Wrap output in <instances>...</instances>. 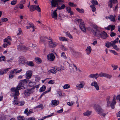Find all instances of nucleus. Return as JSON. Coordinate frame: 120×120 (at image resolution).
<instances>
[{
    "label": "nucleus",
    "instance_id": "1",
    "mask_svg": "<svg viewBox=\"0 0 120 120\" xmlns=\"http://www.w3.org/2000/svg\"><path fill=\"white\" fill-rule=\"evenodd\" d=\"M29 80L28 79H25L20 81V82L16 88H12L11 89V90L12 92L13 95L15 96H18L19 93L18 91L21 89H24L25 86Z\"/></svg>",
    "mask_w": 120,
    "mask_h": 120
},
{
    "label": "nucleus",
    "instance_id": "2",
    "mask_svg": "<svg viewBox=\"0 0 120 120\" xmlns=\"http://www.w3.org/2000/svg\"><path fill=\"white\" fill-rule=\"evenodd\" d=\"M100 28L96 25H94L93 26V29L92 31V32L96 37L100 36L103 39L106 38L107 37V33L105 32H103L100 34Z\"/></svg>",
    "mask_w": 120,
    "mask_h": 120
},
{
    "label": "nucleus",
    "instance_id": "3",
    "mask_svg": "<svg viewBox=\"0 0 120 120\" xmlns=\"http://www.w3.org/2000/svg\"><path fill=\"white\" fill-rule=\"evenodd\" d=\"M64 0H52L51 2V7H55L56 5L57 6V9L59 10H61L64 9L65 7V6L64 4H62L61 7L59 6L58 5H60L61 4L59 2L64 3Z\"/></svg>",
    "mask_w": 120,
    "mask_h": 120
},
{
    "label": "nucleus",
    "instance_id": "4",
    "mask_svg": "<svg viewBox=\"0 0 120 120\" xmlns=\"http://www.w3.org/2000/svg\"><path fill=\"white\" fill-rule=\"evenodd\" d=\"M12 96L14 97V101H13V103L14 105H18L19 106H22L24 105L25 104V102L24 101H18V99L17 96L13 95V94L12 93Z\"/></svg>",
    "mask_w": 120,
    "mask_h": 120
},
{
    "label": "nucleus",
    "instance_id": "5",
    "mask_svg": "<svg viewBox=\"0 0 120 120\" xmlns=\"http://www.w3.org/2000/svg\"><path fill=\"white\" fill-rule=\"evenodd\" d=\"M76 20L78 23H80L79 27L81 30L83 32H86V29L85 26V24L83 21L82 19H76Z\"/></svg>",
    "mask_w": 120,
    "mask_h": 120
},
{
    "label": "nucleus",
    "instance_id": "6",
    "mask_svg": "<svg viewBox=\"0 0 120 120\" xmlns=\"http://www.w3.org/2000/svg\"><path fill=\"white\" fill-rule=\"evenodd\" d=\"M55 57L54 54L52 53H49L47 56V59L49 61H53L54 60Z\"/></svg>",
    "mask_w": 120,
    "mask_h": 120
},
{
    "label": "nucleus",
    "instance_id": "7",
    "mask_svg": "<svg viewBox=\"0 0 120 120\" xmlns=\"http://www.w3.org/2000/svg\"><path fill=\"white\" fill-rule=\"evenodd\" d=\"M48 44L49 47L53 48L56 47L58 45V43L53 41H49Z\"/></svg>",
    "mask_w": 120,
    "mask_h": 120
},
{
    "label": "nucleus",
    "instance_id": "8",
    "mask_svg": "<svg viewBox=\"0 0 120 120\" xmlns=\"http://www.w3.org/2000/svg\"><path fill=\"white\" fill-rule=\"evenodd\" d=\"M34 91L32 89H27L24 91V93L25 96H29L31 93L33 92Z\"/></svg>",
    "mask_w": 120,
    "mask_h": 120
},
{
    "label": "nucleus",
    "instance_id": "9",
    "mask_svg": "<svg viewBox=\"0 0 120 120\" xmlns=\"http://www.w3.org/2000/svg\"><path fill=\"white\" fill-rule=\"evenodd\" d=\"M85 84V82L83 81H82L80 82V84L76 85V86L77 89L80 90L82 88L84 87Z\"/></svg>",
    "mask_w": 120,
    "mask_h": 120
},
{
    "label": "nucleus",
    "instance_id": "10",
    "mask_svg": "<svg viewBox=\"0 0 120 120\" xmlns=\"http://www.w3.org/2000/svg\"><path fill=\"white\" fill-rule=\"evenodd\" d=\"M91 85L92 86H94L97 90H98L99 89V87L96 81H93L92 82L91 84Z\"/></svg>",
    "mask_w": 120,
    "mask_h": 120
},
{
    "label": "nucleus",
    "instance_id": "11",
    "mask_svg": "<svg viewBox=\"0 0 120 120\" xmlns=\"http://www.w3.org/2000/svg\"><path fill=\"white\" fill-rule=\"evenodd\" d=\"M32 73L31 71H27L26 73V75L27 79H29L31 78L32 76Z\"/></svg>",
    "mask_w": 120,
    "mask_h": 120
},
{
    "label": "nucleus",
    "instance_id": "12",
    "mask_svg": "<svg viewBox=\"0 0 120 120\" xmlns=\"http://www.w3.org/2000/svg\"><path fill=\"white\" fill-rule=\"evenodd\" d=\"M91 50L92 49L91 47L89 46H87L86 49V54L87 55H89L90 53Z\"/></svg>",
    "mask_w": 120,
    "mask_h": 120
},
{
    "label": "nucleus",
    "instance_id": "13",
    "mask_svg": "<svg viewBox=\"0 0 120 120\" xmlns=\"http://www.w3.org/2000/svg\"><path fill=\"white\" fill-rule=\"evenodd\" d=\"M59 103L58 101H57L56 100H53L51 101V104L53 106H55L58 105Z\"/></svg>",
    "mask_w": 120,
    "mask_h": 120
},
{
    "label": "nucleus",
    "instance_id": "14",
    "mask_svg": "<svg viewBox=\"0 0 120 120\" xmlns=\"http://www.w3.org/2000/svg\"><path fill=\"white\" fill-rule=\"evenodd\" d=\"M90 78H94L97 79L98 77V74L96 73L95 74H92L88 76Z\"/></svg>",
    "mask_w": 120,
    "mask_h": 120
},
{
    "label": "nucleus",
    "instance_id": "15",
    "mask_svg": "<svg viewBox=\"0 0 120 120\" xmlns=\"http://www.w3.org/2000/svg\"><path fill=\"white\" fill-rule=\"evenodd\" d=\"M15 70H13L10 71V74L9 76V78L11 79L15 75L14 71Z\"/></svg>",
    "mask_w": 120,
    "mask_h": 120
},
{
    "label": "nucleus",
    "instance_id": "16",
    "mask_svg": "<svg viewBox=\"0 0 120 120\" xmlns=\"http://www.w3.org/2000/svg\"><path fill=\"white\" fill-rule=\"evenodd\" d=\"M91 111L87 110L84 112L82 115L84 116H89L91 114Z\"/></svg>",
    "mask_w": 120,
    "mask_h": 120
},
{
    "label": "nucleus",
    "instance_id": "17",
    "mask_svg": "<svg viewBox=\"0 0 120 120\" xmlns=\"http://www.w3.org/2000/svg\"><path fill=\"white\" fill-rule=\"evenodd\" d=\"M116 15H110V21L113 22H115L116 21Z\"/></svg>",
    "mask_w": 120,
    "mask_h": 120
},
{
    "label": "nucleus",
    "instance_id": "18",
    "mask_svg": "<svg viewBox=\"0 0 120 120\" xmlns=\"http://www.w3.org/2000/svg\"><path fill=\"white\" fill-rule=\"evenodd\" d=\"M95 110L98 112V113L99 114L102 111V110L101 108V107L98 105H96V107L95 108Z\"/></svg>",
    "mask_w": 120,
    "mask_h": 120
},
{
    "label": "nucleus",
    "instance_id": "19",
    "mask_svg": "<svg viewBox=\"0 0 120 120\" xmlns=\"http://www.w3.org/2000/svg\"><path fill=\"white\" fill-rule=\"evenodd\" d=\"M116 1L117 0H110V3L108 4V6L110 7V8H111L112 7V4L116 3Z\"/></svg>",
    "mask_w": 120,
    "mask_h": 120
},
{
    "label": "nucleus",
    "instance_id": "20",
    "mask_svg": "<svg viewBox=\"0 0 120 120\" xmlns=\"http://www.w3.org/2000/svg\"><path fill=\"white\" fill-rule=\"evenodd\" d=\"M51 15L52 18H54L55 19H57V14L56 12L53 11L52 12Z\"/></svg>",
    "mask_w": 120,
    "mask_h": 120
},
{
    "label": "nucleus",
    "instance_id": "21",
    "mask_svg": "<svg viewBox=\"0 0 120 120\" xmlns=\"http://www.w3.org/2000/svg\"><path fill=\"white\" fill-rule=\"evenodd\" d=\"M116 101L112 100L111 103H110V105L112 109H114V106L116 104ZM111 103V102L110 103Z\"/></svg>",
    "mask_w": 120,
    "mask_h": 120
},
{
    "label": "nucleus",
    "instance_id": "22",
    "mask_svg": "<svg viewBox=\"0 0 120 120\" xmlns=\"http://www.w3.org/2000/svg\"><path fill=\"white\" fill-rule=\"evenodd\" d=\"M59 39L60 41H68V39L67 38L62 37H59Z\"/></svg>",
    "mask_w": 120,
    "mask_h": 120
},
{
    "label": "nucleus",
    "instance_id": "23",
    "mask_svg": "<svg viewBox=\"0 0 120 120\" xmlns=\"http://www.w3.org/2000/svg\"><path fill=\"white\" fill-rule=\"evenodd\" d=\"M46 37H41L40 38V43H44L45 41Z\"/></svg>",
    "mask_w": 120,
    "mask_h": 120
},
{
    "label": "nucleus",
    "instance_id": "24",
    "mask_svg": "<svg viewBox=\"0 0 120 120\" xmlns=\"http://www.w3.org/2000/svg\"><path fill=\"white\" fill-rule=\"evenodd\" d=\"M23 45H19L17 46V48L18 50L19 51H23L22 48Z\"/></svg>",
    "mask_w": 120,
    "mask_h": 120
},
{
    "label": "nucleus",
    "instance_id": "25",
    "mask_svg": "<svg viewBox=\"0 0 120 120\" xmlns=\"http://www.w3.org/2000/svg\"><path fill=\"white\" fill-rule=\"evenodd\" d=\"M29 25H30V27H31L32 28L33 30L32 31L33 32L35 31V29H36V28L33 25L32 23H29L28 24Z\"/></svg>",
    "mask_w": 120,
    "mask_h": 120
},
{
    "label": "nucleus",
    "instance_id": "26",
    "mask_svg": "<svg viewBox=\"0 0 120 120\" xmlns=\"http://www.w3.org/2000/svg\"><path fill=\"white\" fill-rule=\"evenodd\" d=\"M110 98V97L109 96H108L107 98L106 101L107 102V105L108 106H110V104L111 102L109 101V100Z\"/></svg>",
    "mask_w": 120,
    "mask_h": 120
},
{
    "label": "nucleus",
    "instance_id": "27",
    "mask_svg": "<svg viewBox=\"0 0 120 120\" xmlns=\"http://www.w3.org/2000/svg\"><path fill=\"white\" fill-rule=\"evenodd\" d=\"M112 75L105 73V77L109 79H110L112 78Z\"/></svg>",
    "mask_w": 120,
    "mask_h": 120
},
{
    "label": "nucleus",
    "instance_id": "28",
    "mask_svg": "<svg viewBox=\"0 0 120 120\" xmlns=\"http://www.w3.org/2000/svg\"><path fill=\"white\" fill-rule=\"evenodd\" d=\"M60 48L63 51H65L68 50V49L65 46L63 45H61Z\"/></svg>",
    "mask_w": 120,
    "mask_h": 120
},
{
    "label": "nucleus",
    "instance_id": "29",
    "mask_svg": "<svg viewBox=\"0 0 120 120\" xmlns=\"http://www.w3.org/2000/svg\"><path fill=\"white\" fill-rule=\"evenodd\" d=\"M70 87V85L68 84L64 85L63 87V89H69Z\"/></svg>",
    "mask_w": 120,
    "mask_h": 120
},
{
    "label": "nucleus",
    "instance_id": "30",
    "mask_svg": "<svg viewBox=\"0 0 120 120\" xmlns=\"http://www.w3.org/2000/svg\"><path fill=\"white\" fill-rule=\"evenodd\" d=\"M35 5H31L30 7V11H32L35 10Z\"/></svg>",
    "mask_w": 120,
    "mask_h": 120
},
{
    "label": "nucleus",
    "instance_id": "31",
    "mask_svg": "<svg viewBox=\"0 0 120 120\" xmlns=\"http://www.w3.org/2000/svg\"><path fill=\"white\" fill-rule=\"evenodd\" d=\"M46 89V87L44 85H43L41 87L39 90L40 91L42 92L44 91Z\"/></svg>",
    "mask_w": 120,
    "mask_h": 120
},
{
    "label": "nucleus",
    "instance_id": "32",
    "mask_svg": "<svg viewBox=\"0 0 120 120\" xmlns=\"http://www.w3.org/2000/svg\"><path fill=\"white\" fill-rule=\"evenodd\" d=\"M7 72V70H0V74L2 75L4 73H6Z\"/></svg>",
    "mask_w": 120,
    "mask_h": 120
},
{
    "label": "nucleus",
    "instance_id": "33",
    "mask_svg": "<svg viewBox=\"0 0 120 120\" xmlns=\"http://www.w3.org/2000/svg\"><path fill=\"white\" fill-rule=\"evenodd\" d=\"M76 10L78 12L80 13H84V10L83 9H80L78 8H77Z\"/></svg>",
    "mask_w": 120,
    "mask_h": 120
},
{
    "label": "nucleus",
    "instance_id": "34",
    "mask_svg": "<svg viewBox=\"0 0 120 120\" xmlns=\"http://www.w3.org/2000/svg\"><path fill=\"white\" fill-rule=\"evenodd\" d=\"M108 113V112L106 113V112H103V110H102V111L99 114L101 116H105V115L107 114Z\"/></svg>",
    "mask_w": 120,
    "mask_h": 120
},
{
    "label": "nucleus",
    "instance_id": "35",
    "mask_svg": "<svg viewBox=\"0 0 120 120\" xmlns=\"http://www.w3.org/2000/svg\"><path fill=\"white\" fill-rule=\"evenodd\" d=\"M61 57L65 59H66L67 58L64 52H63L61 53Z\"/></svg>",
    "mask_w": 120,
    "mask_h": 120
},
{
    "label": "nucleus",
    "instance_id": "36",
    "mask_svg": "<svg viewBox=\"0 0 120 120\" xmlns=\"http://www.w3.org/2000/svg\"><path fill=\"white\" fill-rule=\"evenodd\" d=\"M66 35L68 36V37H69L70 39H72L73 37L72 35L70 34V33L69 32H67L66 33Z\"/></svg>",
    "mask_w": 120,
    "mask_h": 120
},
{
    "label": "nucleus",
    "instance_id": "37",
    "mask_svg": "<svg viewBox=\"0 0 120 120\" xmlns=\"http://www.w3.org/2000/svg\"><path fill=\"white\" fill-rule=\"evenodd\" d=\"M35 84V82L31 81L29 83V86L30 87L33 86Z\"/></svg>",
    "mask_w": 120,
    "mask_h": 120
},
{
    "label": "nucleus",
    "instance_id": "38",
    "mask_svg": "<svg viewBox=\"0 0 120 120\" xmlns=\"http://www.w3.org/2000/svg\"><path fill=\"white\" fill-rule=\"evenodd\" d=\"M17 3V1L16 0H14L11 2V4L12 5H14L16 4Z\"/></svg>",
    "mask_w": 120,
    "mask_h": 120
},
{
    "label": "nucleus",
    "instance_id": "39",
    "mask_svg": "<svg viewBox=\"0 0 120 120\" xmlns=\"http://www.w3.org/2000/svg\"><path fill=\"white\" fill-rule=\"evenodd\" d=\"M5 57L4 56H1L0 57V62L2 61H5Z\"/></svg>",
    "mask_w": 120,
    "mask_h": 120
},
{
    "label": "nucleus",
    "instance_id": "40",
    "mask_svg": "<svg viewBox=\"0 0 120 120\" xmlns=\"http://www.w3.org/2000/svg\"><path fill=\"white\" fill-rule=\"evenodd\" d=\"M35 10H36L40 12L41 11L40 8H39L38 5L36 6H35Z\"/></svg>",
    "mask_w": 120,
    "mask_h": 120
},
{
    "label": "nucleus",
    "instance_id": "41",
    "mask_svg": "<svg viewBox=\"0 0 120 120\" xmlns=\"http://www.w3.org/2000/svg\"><path fill=\"white\" fill-rule=\"evenodd\" d=\"M105 73H102L101 72L98 75L100 77H105Z\"/></svg>",
    "mask_w": 120,
    "mask_h": 120
},
{
    "label": "nucleus",
    "instance_id": "42",
    "mask_svg": "<svg viewBox=\"0 0 120 120\" xmlns=\"http://www.w3.org/2000/svg\"><path fill=\"white\" fill-rule=\"evenodd\" d=\"M27 64L30 66H33L34 65L32 61L27 62Z\"/></svg>",
    "mask_w": 120,
    "mask_h": 120
},
{
    "label": "nucleus",
    "instance_id": "43",
    "mask_svg": "<svg viewBox=\"0 0 120 120\" xmlns=\"http://www.w3.org/2000/svg\"><path fill=\"white\" fill-rule=\"evenodd\" d=\"M35 61L36 62L39 63H41V59L39 58H35Z\"/></svg>",
    "mask_w": 120,
    "mask_h": 120
},
{
    "label": "nucleus",
    "instance_id": "44",
    "mask_svg": "<svg viewBox=\"0 0 120 120\" xmlns=\"http://www.w3.org/2000/svg\"><path fill=\"white\" fill-rule=\"evenodd\" d=\"M92 3L94 5H97L98 4V3L97 1L96 0H92Z\"/></svg>",
    "mask_w": 120,
    "mask_h": 120
},
{
    "label": "nucleus",
    "instance_id": "45",
    "mask_svg": "<svg viewBox=\"0 0 120 120\" xmlns=\"http://www.w3.org/2000/svg\"><path fill=\"white\" fill-rule=\"evenodd\" d=\"M109 51L111 53L113 54L114 55H118L117 53L114 50H109Z\"/></svg>",
    "mask_w": 120,
    "mask_h": 120
},
{
    "label": "nucleus",
    "instance_id": "46",
    "mask_svg": "<svg viewBox=\"0 0 120 120\" xmlns=\"http://www.w3.org/2000/svg\"><path fill=\"white\" fill-rule=\"evenodd\" d=\"M0 20L1 21V22H2L7 21L8 19L7 18H2Z\"/></svg>",
    "mask_w": 120,
    "mask_h": 120
},
{
    "label": "nucleus",
    "instance_id": "47",
    "mask_svg": "<svg viewBox=\"0 0 120 120\" xmlns=\"http://www.w3.org/2000/svg\"><path fill=\"white\" fill-rule=\"evenodd\" d=\"M23 116H19L17 117V120H24Z\"/></svg>",
    "mask_w": 120,
    "mask_h": 120
},
{
    "label": "nucleus",
    "instance_id": "48",
    "mask_svg": "<svg viewBox=\"0 0 120 120\" xmlns=\"http://www.w3.org/2000/svg\"><path fill=\"white\" fill-rule=\"evenodd\" d=\"M48 83L50 84H53L55 83L54 80H50L48 82Z\"/></svg>",
    "mask_w": 120,
    "mask_h": 120
},
{
    "label": "nucleus",
    "instance_id": "49",
    "mask_svg": "<svg viewBox=\"0 0 120 120\" xmlns=\"http://www.w3.org/2000/svg\"><path fill=\"white\" fill-rule=\"evenodd\" d=\"M112 67L113 68V70H115L117 69L118 68V66L117 65H115L113 64L111 65Z\"/></svg>",
    "mask_w": 120,
    "mask_h": 120
},
{
    "label": "nucleus",
    "instance_id": "50",
    "mask_svg": "<svg viewBox=\"0 0 120 120\" xmlns=\"http://www.w3.org/2000/svg\"><path fill=\"white\" fill-rule=\"evenodd\" d=\"M17 69H14V70H15L14 71L15 73L16 74L17 73H19L21 72V71H22V69H20V70L17 71H16V70Z\"/></svg>",
    "mask_w": 120,
    "mask_h": 120
},
{
    "label": "nucleus",
    "instance_id": "51",
    "mask_svg": "<svg viewBox=\"0 0 120 120\" xmlns=\"http://www.w3.org/2000/svg\"><path fill=\"white\" fill-rule=\"evenodd\" d=\"M90 7L91 8L92 11H93L94 12L95 11L96 8L94 5H90Z\"/></svg>",
    "mask_w": 120,
    "mask_h": 120
},
{
    "label": "nucleus",
    "instance_id": "52",
    "mask_svg": "<svg viewBox=\"0 0 120 120\" xmlns=\"http://www.w3.org/2000/svg\"><path fill=\"white\" fill-rule=\"evenodd\" d=\"M105 46L107 48H109L112 46L110 42L107 43L106 44Z\"/></svg>",
    "mask_w": 120,
    "mask_h": 120
},
{
    "label": "nucleus",
    "instance_id": "53",
    "mask_svg": "<svg viewBox=\"0 0 120 120\" xmlns=\"http://www.w3.org/2000/svg\"><path fill=\"white\" fill-rule=\"evenodd\" d=\"M55 69H51L50 70V72L51 73L53 74H55L57 72V71L55 70Z\"/></svg>",
    "mask_w": 120,
    "mask_h": 120
},
{
    "label": "nucleus",
    "instance_id": "54",
    "mask_svg": "<svg viewBox=\"0 0 120 120\" xmlns=\"http://www.w3.org/2000/svg\"><path fill=\"white\" fill-rule=\"evenodd\" d=\"M74 103V102L73 101H71V102H69L67 103V104L69 106H72L73 104Z\"/></svg>",
    "mask_w": 120,
    "mask_h": 120
},
{
    "label": "nucleus",
    "instance_id": "55",
    "mask_svg": "<svg viewBox=\"0 0 120 120\" xmlns=\"http://www.w3.org/2000/svg\"><path fill=\"white\" fill-rule=\"evenodd\" d=\"M18 33H17V35H19L21 34L22 33V31L21 29L19 28L18 30Z\"/></svg>",
    "mask_w": 120,
    "mask_h": 120
},
{
    "label": "nucleus",
    "instance_id": "56",
    "mask_svg": "<svg viewBox=\"0 0 120 120\" xmlns=\"http://www.w3.org/2000/svg\"><path fill=\"white\" fill-rule=\"evenodd\" d=\"M53 68L56 69L59 71H61V69L60 68V67L57 68L56 67H53Z\"/></svg>",
    "mask_w": 120,
    "mask_h": 120
},
{
    "label": "nucleus",
    "instance_id": "57",
    "mask_svg": "<svg viewBox=\"0 0 120 120\" xmlns=\"http://www.w3.org/2000/svg\"><path fill=\"white\" fill-rule=\"evenodd\" d=\"M113 48L116 50L118 51L120 49L119 48L117 47V46L115 45L113 46Z\"/></svg>",
    "mask_w": 120,
    "mask_h": 120
},
{
    "label": "nucleus",
    "instance_id": "58",
    "mask_svg": "<svg viewBox=\"0 0 120 120\" xmlns=\"http://www.w3.org/2000/svg\"><path fill=\"white\" fill-rule=\"evenodd\" d=\"M19 62L20 64H22L24 63V61L23 59H20L19 60Z\"/></svg>",
    "mask_w": 120,
    "mask_h": 120
},
{
    "label": "nucleus",
    "instance_id": "59",
    "mask_svg": "<svg viewBox=\"0 0 120 120\" xmlns=\"http://www.w3.org/2000/svg\"><path fill=\"white\" fill-rule=\"evenodd\" d=\"M116 35V34L113 32H112L110 34V35L111 37L115 36Z\"/></svg>",
    "mask_w": 120,
    "mask_h": 120
},
{
    "label": "nucleus",
    "instance_id": "60",
    "mask_svg": "<svg viewBox=\"0 0 120 120\" xmlns=\"http://www.w3.org/2000/svg\"><path fill=\"white\" fill-rule=\"evenodd\" d=\"M112 25H109L107 27H105V29L107 30H109L111 29V27Z\"/></svg>",
    "mask_w": 120,
    "mask_h": 120
},
{
    "label": "nucleus",
    "instance_id": "61",
    "mask_svg": "<svg viewBox=\"0 0 120 120\" xmlns=\"http://www.w3.org/2000/svg\"><path fill=\"white\" fill-rule=\"evenodd\" d=\"M24 6L22 4H20L19 6V8L20 9H22L23 8Z\"/></svg>",
    "mask_w": 120,
    "mask_h": 120
},
{
    "label": "nucleus",
    "instance_id": "62",
    "mask_svg": "<svg viewBox=\"0 0 120 120\" xmlns=\"http://www.w3.org/2000/svg\"><path fill=\"white\" fill-rule=\"evenodd\" d=\"M22 48H23V51L24 50H28V47L24 45L22 46Z\"/></svg>",
    "mask_w": 120,
    "mask_h": 120
},
{
    "label": "nucleus",
    "instance_id": "63",
    "mask_svg": "<svg viewBox=\"0 0 120 120\" xmlns=\"http://www.w3.org/2000/svg\"><path fill=\"white\" fill-rule=\"evenodd\" d=\"M27 120H36L35 118L33 117H31L28 118Z\"/></svg>",
    "mask_w": 120,
    "mask_h": 120
},
{
    "label": "nucleus",
    "instance_id": "64",
    "mask_svg": "<svg viewBox=\"0 0 120 120\" xmlns=\"http://www.w3.org/2000/svg\"><path fill=\"white\" fill-rule=\"evenodd\" d=\"M116 98L117 100L120 101V94L117 95V96Z\"/></svg>",
    "mask_w": 120,
    "mask_h": 120
}]
</instances>
